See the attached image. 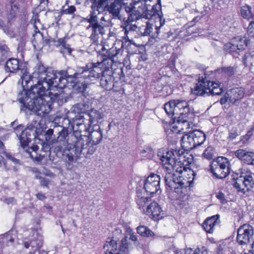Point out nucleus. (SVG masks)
Wrapping results in <instances>:
<instances>
[{
    "instance_id": "4468645a",
    "label": "nucleus",
    "mask_w": 254,
    "mask_h": 254,
    "mask_svg": "<svg viewBox=\"0 0 254 254\" xmlns=\"http://www.w3.org/2000/svg\"><path fill=\"white\" fill-rule=\"evenodd\" d=\"M160 180L159 175L155 174H151L144 181V189L146 192L152 195L160 190Z\"/></svg>"
},
{
    "instance_id": "864d4df0",
    "label": "nucleus",
    "mask_w": 254,
    "mask_h": 254,
    "mask_svg": "<svg viewBox=\"0 0 254 254\" xmlns=\"http://www.w3.org/2000/svg\"><path fill=\"white\" fill-rule=\"evenodd\" d=\"M247 33L249 36L254 38V21L250 22L247 28Z\"/></svg>"
},
{
    "instance_id": "393cba45",
    "label": "nucleus",
    "mask_w": 254,
    "mask_h": 254,
    "mask_svg": "<svg viewBox=\"0 0 254 254\" xmlns=\"http://www.w3.org/2000/svg\"><path fill=\"white\" fill-rule=\"evenodd\" d=\"M150 198L147 196L142 190H138L136 191V201L138 208L142 210L144 213L146 211L145 206L149 202Z\"/></svg>"
},
{
    "instance_id": "f704fd0d",
    "label": "nucleus",
    "mask_w": 254,
    "mask_h": 254,
    "mask_svg": "<svg viewBox=\"0 0 254 254\" xmlns=\"http://www.w3.org/2000/svg\"><path fill=\"white\" fill-rule=\"evenodd\" d=\"M38 149L39 147L37 145H33L27 150V152L33 159L39 162L43 159L45 155L38 154L36 151Z\"/></svg>"
},
{
    "instance_id": "2eb2a0df",
    "label": "nucleus",
    "mask_w": 254,
    "mask_h": 254,
    "mask_svg": "<svg viewBox=\"0 0 254 254\" xmlns=\"http://www.w3.org/2000/svg\"><path fill=\"white\" fill-rule=\"evenodd\" d=\"M176 165L171 166L168 165L169 166L166 167L169 170L170 169H175L176 171L180 173L181 176H183V178L189 180L190 182L188 183V186H190V183L193 181L195 173L194 171L190 169L186 168L181 160L178 161L175 159Z\"/></svg>"
},
{
    "instance_id": "473e14b6",
    "label": "nucleus",
    "mask_w": 254,
    "mask_h": 254,
    "mask_svg": "<svg viewBox=\"0 0 254 254\" xmlns=\"http://www.w3.org/2000/svg\"><path fill=\"white\" fill-rule=\"evenodd\" d=\"M220 216L219 214L214 215L207 217V225L209 229L207 230V233H213L214 227L220 223Z\"/></svg>"
},
{
    "instance_id": "bf43d9fd",
    "label": "nucleus",
    "mask_w": 254,
    "mask_h": 254,
    "mask_svg": "<svg viewBox=\"0 0 254 254\" xmlns=\"http://www.w3.org/2000/svg\"><path fill=\"white\" fill-rule=\"evenodd\" d=\"M216 197L220 200L221 202L222 203H225L227 202L225 197V194L221 191L218 192L216 194Z\"/></svg>"
},
{
    "instance_id": "4d7b16f0",
    "label": "nucleus",
    "mask_w": 254,
    "mask_h": 254,
    "mask_svg": "<svg viewBox=\"0 0 254 254\" xmlns=\"http://www.w3.org/2000/svg\"><path fill=\"white\" fill-rule=\"evenodd\" d=\"M52 145L51 143H50L49 142H44L42 143V147L41 149L43 151V152L45 153H47L50 151V149L52 148L50 147V145ZM53 146V145L52 144Z\"/></svg>"
},
{
    "instance_id": "c85d7f7f",
    "label": "nucleus",
    "mask_w": 254,
    "mask_h": 254,
    "mask_svg": "<svg viewBox=\"0 0 254 254\" xmlns=\"http://www.w3.org/2000/svg\"><path fill=\"white\" fill-rule=\"evenodd\" d=\"M66 37L59 39L56 43V46L59 47L60 52L63 55H70L71 53V49L70 45L66 43Z\"/></svg>"
},
{
    "instance_id": "72a5a7b5",
    "label": "nucleus",
    "mask_w": 254,
    "mask_h": 254,
    "mask_svg": "<svg viewBox=\"0 0 254 254\" xmlns=\"http://www.w3.org/2000/svg\"><path fill=\"white\" fill-rule=\"evenodd\" d=\"M232 241L230 239H227L222 242L218 246L217 252L218 254H227L231 249Z\"/></svg>"
},
{
    "instance_id": "4c0bfd02",
    "label": "nucleus",
    "mask_w": 254,
    "mask_h": 254,
    "mask_svg": "<svg viewBox=\"0 0 254 254\" xmlns=\"http://www.w3.org/2000/svg\"><path fill=\"white\" fill-rule=\"evenodd\" d=\"M136 231L138 234L144 237H152L155 235L151 230L144 225L138 226Z\"/></svg>"
},
{
    "instance_id": "a18cd8bd",
    "label": "nucleus",
    "mask_w": 254,
    "mask_h": 254,
    "mask_svg": "<svg viewBox=\"0 0 254 254\" xmlns=\"http://www.w3.org/2000/svg\"><path fill=\"white\" fill-rule=\"evenodd\" d=\"M253 61V56L250 53L246 54L243 57L242 62L246 67L252 66Z\"/></svg>"
},
{
    "instance_id": "0e129e2a",
    "label": "nucleus",
    "mask_w": 254,
    "mask_h": 254,
    "mask_svg": "<svg viewBox=\"0 0 254 254\" xmlns=\"http://www.w3.org/2000/svg\"><path fill=\"white\" fill-rule=\"evenodd\" d=\"M129 239L133 242L137 241V236L133 232H129Z\"/></svg>"
},
{
    "instance_id": "8fccbe9b",
    "label": "nucleus",
    "mask_w": 254,
    "mask_h": 254,
    "mask_svg": "<svg viewBox=\"0 0 254 254\" xmlns=\"http://www.w3.org/2000/svg\"><path fill=\"white\" fill-rule=\"evenodd\" d=\"M13 231H10L8 233L5 234L2 238V242L8 243V242L13 243L14 241V238L12 237Z\"/></svg>"
},
{
    "instance_id": "9d476101",
    "label": "nucleus",
    "mask_w": 254,
    "mask_h": 254,
    "mask_svg": "<svg viewBox=\"0 0 254 254\" xmlns=\"http://www.w3.org/2000/svg\"><path fill=\"white\" fill-rule=\"evenodd\" d=\"M209 171L214 177L223 179L230 173V165L228 159L223 157H218L210 163Z\"/></svg>"
},
{
    "instance_id": "39448f33",
    "label": "nucleus",
    "mask_w": 254,
    "mask_h": 254,
    "mask_svg": "<svg viewBox=\"0 0 254 254\" xmlns=\"http://www.w3.org/2000/svg\"><path fill=\"white\" fill-rule=\"evenodd\" d=\"M86 134H80L79 137L72 136L71 139L74 143L77 155H83L86 158L93 154L96 150V145L99 144L103 138L102 131L100 127L96 125L94 126Z\"/></svg>"
},
{
    "instance_id": "603ef678",
    "label": "nucleus",
    "mask_w": 254,
    "mask_h": 254,
    "mask_svg": "<svg viewBox=\"0 0 254 254\" xmlns=\"http://www.w3.org/2000/svg\"><path fill=\"white\" fill-rule=\"evenodd\" d=\"M176 203L180 206L181 208H187L188 205V202L187 201V198L181 199V198H178L177 200Z\"/></svg>"
},
{
    "instance_id": "c9c22d12",
    "label": "nucleus",
    "mask_w": 254,
    "mask_h": 254,
    "mask_svg": "<svg viewBox=\"0 0 254 254\" xmlns=\"http://www.w3.org/2000/svg\"><path fill=\"white\" fill-rule=\"evenodd\" d=\"M240 14L243 18L249 20L252 19L254 17L252 12L251 6L247 4L241 7Z\"/></svg>"
},
{
    "instance_id": "dca6fc26",
    "label": "nucleus",
    "mask_w": 254,
    "mask_h": 254,
    "mask_svg": "<svg viewBox=\"0 0 254 254\" xmlns=\"http://www.w3.org/2000/svg\"><path fill=\"white\" fill-rule=\"evenodd\" d=\"M253 234V227L250 224H245L238 229L237 242L240 245L247 244L252 239Z\"/></svg>"
},
{
    "instance_id": "ea45409f",
    "label": "nucleus",
    "mask_w": 254,
    "mask_h": 254,
    "mask_svg": "<svg viewBox=\"0 0 254 254\" xmlns=\"http://www.w3.org/2000/svg\"><path fill=\"white\" fill-rule=\"evenodd\" d=\"M76 11V7L74 5H68V1H66L64 5L63 6L62 13L63 14L71 15L73 18Z\"/></svg>"
},
{
    "instance_id": "de8ad7c7",
    "label": "nucleus",
    "mask_w": 254,
    "mask_h": 254,
    "mask_svg": "<svg viewBox=\"0 0 254 254\" xmlns=\"http://www.w3.org/2000/svg\"><path fill=\"white\" fill-rule=\"evenodd\" d=\"M11 21L7 24V27L3 31L10 38H13L16 36V32L12 28L10 27Z\"/></svg>"
},
{
    "instance_id": "2f4dec72",
    "label": "nucleus",
    "mask_w": 254,
    "mask_h": 254,
    "mask_svg": "<svg viewBox=\"0 0 254 254\" xmlns=\"http://www.w3.org/2000/svg\"><path fill=\"white\" fill-rule=\"evenodd\" d=\"M31 132L32 130L29 128H25L21 133L19 138L21 146L25 148L31 141Z\"/></svg>"
},
{
    "instance_id": "09e8293b",
    "label": "nucleus",
    "mask_w": 254,
    "mask_h": 254,
    "mask_svg": "<svg viewBox=\"0 0 254 254\" xmlns=\"http://www.w3.org/2000/svg\"><path fill=\"white\" fill-rule=\"evenodd\" d=\"M239 135L238 129L236 127H232L229 131V136L228 138L230 140H233Z\"/></svg>"
},
{
    "instance_id": "37998d69",
    "label": "nucleus",
    "mask_w": 254,
    "mask_h": 254,
    "mask_svg": "<svg viewBox=\"0 0 254 254\" xmlns=\"http://www.w3.org/2000/svg\"><path fill=\"white\" fill-rule=\"evenodd\" d=\"M140 153L144 159H150L153 156L154 152L151 147H147L142 149Z\"/></svg>"
},
{
    "instance_id": "412c9836",
    "label": "nucleus",
    "mask_w": 254,
    "mask_h": 254,
    "mask_svg": "<svg viewBox=\"0 0 254 254\" xmlns=\"http://www.w3.org/2000/svg\"><path fill=\"white\" fill-rule=\"evenodd\" d=\"M206 75L204 74L201 76H199L197 83L194 85L193 88L191 89V93L196 95H202L205 93L206 88Z\"/></svg>"
},
{
    "instance_id": "6e6d98bb",
    "label": "nucleus",
    "mask_w": 254,
    "mask_h": 254,
    "mask_svg": "<svg viewBox=\"0 0 254 254\" xmlns=\"http://www.w3.org/2000/svg\"><path fill=\"white\" fill-rule=\"evenodd\" d=\"M54 133V130L53 129H49L46 132V140L47 142L51 143V140L52 139V136Z\"/></svg>"
},
{
    "instance_id": "13d9d810",
    "label": "nucleus",
    "mask_w": 254,
    "mask_h": 254,
    "mask_svg": "<svg viewBox=\"0 0 254 254\" xmlns=\"http://www.w3.org/2000/svg\"><path fill=\"white\" fill-rule=\"evenodd\" d=\"M222 92V89L220 87L218 88H215V89H210V92H207V95L208 93L211 94L212 95H219Z\"/></svg>"
},
{
    "instance_id": "9b49d317",
    "label": "nucleus",
    "mask_w": 254,
    "mask_h": 254,
    "mask_svg": "<svg viewBox=\"0 0 254 254\" xmlns=\"http://www.w3.org/2000/svg\"><path fill=\"white\" fill-rule=\"evenodd\" d=\"M127 237L123 238L119 244L112 238H108L104 246L106 254H129Z\"/></svg>"
},
{
    "instance_id": "5fc2aeb1",
    "label": "nucleus",
    "mask_w": 254,
    "mask_h": 254,
    "mask_svg": "<svg viewBox=\"0 0 254 254\" xmlns=\"http://www.w3.org/2000/svg\"><path fill=\"white\" fill-rule=\"evenodd\" d=\"M220 87L219 82L216 81H210L207 80V89L209 90V92H210V89H215V88H218Z\"/></svg>"
},
{
    "instance_id": "69168bd1",
    "label": "nucleus",
    "mask_w": 254,
    "mask_h": 254,
    "mask_svg": "<svg viewBox=\"0 0 254 254\" xmlns=\"http://www.w3.org/2000/svg\"><path fill=\"white\" fill-rule=\"evenodd\" d=\"M7 22L5 23L4 21L0 19V29H1L3 31L7 27Z\"/></svg>"
},
{
    "instance_id": "a878e982",
    "label": "nucleus",
    "mask_w": 254,
    "mask_h": 254,
    "mask_svg": "<svg viewBox=\"0 0 254 254\" xmlns=\"http://www.w3.org/2000/svg\"><path fill=\"white\" fill-rule=\"evenodd\" d=\"M42 240L41 239H37L33 240L29 238H24L23 244L24 247L28 249L31 247V251L30 253L38 251L42 246Z\"/></svg>"
},
{
    "instance_id": "c756f323",
    "label": "nucleus",
    "mask_w": 254,
    "mask_h": 254,
    "mask_svg": "<svg viewBox=\"0 0 254 254\" xmlns=\"http://www.w3.org/2000/svg\"><path fill=\"white\" fill-rule=\"evenodd\" d=\"M5 71L9 72H16L19 68V61L16 59H9L5 64Z\"/></svg>"
},
{
    "instance_id": "3c124183",
    "label": "nucleus",
    "mask_w": 254,
    "mask_h": 254,
    "mask_svg": "<svg viewBox=\"0 0 254 254\" xmlns=\"http://www.w3.org/2000/svg\"><path fill=\"white\" fill-rule=\"evenodd\" d=\"M254 131V126H253L250 130H249L247 133L243 136H242L241 140L243 141L244 142L248 141L252 137Z\"/></svg>"
},
{
    "instance_id": "b1692460",
    "label": "nucleus",
    "mask_w": 254,
    "mask_h": 254,
    "mask_svg": "<svg viewBox=\"0 0 254 254\" xmlns=\"http://www.w3.org/2000/svg\"><path fill=\"white\" fill-rule=\"evenodd\" d=\"M88 105L84 103H78L72 107L70 111L68 113V118L70 119L74 117L75 115H83L87 114Z\"/></svg>"
},
{
    "instance_id": "bb28decb",
    "label": "nucleus",
    "mask_w": 254,
    "mask_h": 254,
    "mask_svg": "<svg viewBox=\"0 0 254 254\" xmlns=\"http://www.w3.org/2000/svg\"><path fill=\"white\" fill-rule=\"evenodd\" d=\"M130 2H120V1L115 0L110 3L111 4L107 7V9L110 13H112L114 17H118L121 8L124 9L125 4L130 3Z\"/></svg>"
},
{
    "instance_id": "f257e3e1",
    "label": "nucleus",
    "mask_w": 254,
    "mask_h": 254,
    "mask_svg": "<svg viewBox=\"0 0 254 254\" xmlns=\"http://www.w3.org/2000/svg\"><path fill=\"white\" fill-rule=\"evenodd\" d=\"M37 83L32 87L31 90L21 92L17 100L20 103L21 111L28 113L30 111L37 114H47L52 109L53 102L59 96V92L52 93L54 88L61 90L67 82L69 75L66 71H47L43 64L39 62L33 72Z\"/></svg>"
},
{
    "instance_id": "a211bd4d",
    "label": "nucleus",
    "mask_w": 254,
    "mask_h": 254,
    "mask_svg": "<svg viewBox=\"0 0 254 254\" xmlns=\"http://www.w3.org/2000/svg\"><path fill=\"white\" fill-rule=\"evenodd\" d=\"M145 213L150 216L154 221L162 219L164 216V212L161 207L154 201L147 206Z\"/></svg>"
},
{
    "instance_id": "0eeeda50",
    "label": "nucleus",
    "mask_w": 254,
    "mask_h": 254,
    "mask_svg": "<svg viewBox=\"0 0 254 254\" xmlns=\"http://www.w3.org/2000/svg\"><path fill=\"white\" fill-rule=\"evenodd\" d=\"M102 117L100 112L93 109L88 111L87 114L82 116L75 115L74 117L70 119L72 121L73 127L76 129L74 132V134L79 136L80 134H78V132H89L94 126L97 125Z\"/></svg>"
},
{
    "instance_id": "20e7f679",
    "label": "nucleus",
    "mask_w": 254,
    "mask_h": 254,
    "mask_svg": "<svg viewBox=\"0 0 254 254\" xmlns=\"http://www.w3.org/2000/svg\"><path fill=\"white\" fill-rule=\"evenodd\" d=\"M151 2L150 0H139L125 4L124 8L128 14V20L134 21L141 18L147 20L154 17L159 19L160 26H162L164 21L162 23L161 21V6L160 4H156L152 5L150 9V3Z\"/></svg>"
},
{
    "instance_id": "c03bdc74",
    "label": "nucleus",
    "mask_w": 254,
    "mask_h": 254,
    "mask_svg": "<svg viewBox=\"0 0 254 254\" xmlns=\"http://www.w3.org/2000/svg\"><path fill=\"white\" fill-rule=\"evenodd\" d=\"M121 52V49H117L116 48L110 49L107 52L108 58L106 59H111L113 63L115 61V58Z\"/></svg>"
},
{
    "instance_id": "58836bf2",
    "label": "nucleus",
    "mask_w": 254,
    "mask_h": 254,
    "mask_svg": "<svg viewBox=\"0 0 254 254\" xmlns=\"http://www.w3.org/2000/svg\"><path fill=\"white\" fill-rule=\"evenodd\" d=\"M233 41H237L236 45H238L239 51H243L245 48L248 46L249 40H247L245 37L238 36L233 39Z\"/></svg>"
},
{
    "instance_id": "774afa93",
    "label": "nucleus",
    "mask_w": 254,
    "mask_h": 254,
    "mask_svg": "<svg viewBox=\"0 0 254 254\" xmlns=\"http://www.w3.org/2000/svg\"><path fill=\"white\" fill-rule=\"evenodd\" d=\"M136 248L138 250H142V251H146L148 248H143V246L142 244H138L136 246Z\"/></svg>"
},
{
    "instance_id": "a19ab883",
    "label": "nucleus",
    "mask_w": 254,
    "mask_h": 254,
    "mask_svg": "<svg viewBox=\"0 0 254 254\" xmlns=\"http://www.w3.org/2000/svg\"><path fill=\"white\" fill-rule=\"evenodd\" d=\"M18 10V6L17 3L14 2H11L10 10L7 16L8 24L14 18L17 14Z\"/></svg>"
},
{
    "instance_id": "e433bc0d",
    "label": "nucleus",
    "mask_w": 254,
    "mask_h": 254,
    "mask_svg": "<svg viewBox=\"0 0 254 254\" xmlns=\"http://www.w3.org/2000/svg\"><path fill=\"white\" fill-rule=\"evenodd\" d=\"M98 14L96 11L92 10V11H90V14L83 19V21L89 23V25L88 26L99 24V22Z\"/></svg>"
},
{
    "instance_id": "f8f14e48",
    "label": "nucleus",
    "mask_w": 254,
    "mask_h": 254,
    "mask_svg": "<svg viewBox=\"0 0 254 254\" xmlns=\"http://www.w3.org/2000/svg\"><path fill=\"white\" fill-rule=\"evenodd\" d=\"M233 179L235 180L233 184L234 187L237 190L238 193L242 195L245 194L253 187L254 181L251 174L241 175L236 179Z\"/></svg>"
},
{
    "instance_id": "ddd939ff",
    "label": "nucleus",
    "mask_w": 254,
    "mask_h": 254,
    "mask_svg": "<svg viewBox=\"0 0 254 254\" xmlns=\"http://www.w3.org/2000/svg\"><path fill=\"white\" fill-rule=\"evenodd\" d=\"M132 21L127 20V24L124 28L125 36L124 38L126 41L129 40V35L132 32L135 31L137 28L139 29L140 33L143 36L149 35L152 29V25L148 23V21L145 22V25H140V22H137V24H132L130 23Z\"/></svg>"
},
{
    "instance_id": "f03ea898",
    "label": "nucleus",
    "mask_w": 254,
    "mask_h": 254,
    "mask_svg": "<svg viewBox=\"0 0 254 254\" xmlns=\"http://www.w3.org/2000/svg\"><path fill=\"white\" fill-rule=\"evenodd\" d=\"M112 64L111 59H104L100 62L88 63L85 66L77 67L73 75H69L68 81L79 89L80 92H84L87 85L106 73Z\"/></svg>"
},
{
    "instance_id": "cd10ccee",
    "label": "nucleus",
    "mask_w": 254,
    "mask_h": 254,
    "mask_svg": "<svg viewBox=\"0 0 254 254\" xmlns=\"http://www.w3.org/2000/svg\"><path fill=\"white\" fill-rule=\"evenodd\" d=\"M21 73L22 74L21 75V83L24 88H29V86L28 84L30 83L31 82H32L33 84L34 83V81L37 82V80H35V78L34 77L35 76H33V73L32 74V75L29 74V73L27 71L26 69H22ZM31 85L32 86L34 85L32 84L30 85V87L31 89L32 87Z\"/></svg>"
},
{
    "instance_id": "1a4fd4ad",
    "label": "nucleus",
    "mask_w": 254,
    "mask_h": 254,
    "mask_svg": "<svg viewBox=\"0 0 254 254\" xmlns=\"http://www.w3.org/2000/svg\"><path fill=\"white\" fill-rule=\"evenodd\" d=\"M164 110L174 119L178 117L187 115L190 112L189 104L185 100L170 101L164 105Z\"/></svg>"
},
{
    "instance_id": "4be33fe9",
    "label": "nucleus",
    "mask_w": 254,
    "mask_h": 254,
    "mask_svg": "<svg viewBox=\"0 0 254 254\" xmlns=\"http://www.w3.org/2000/svg\"><path fill=\"white\" fill-rule=\"evenodd\" d=\"M228 91V96H230V102L236 104L239 101L242 99L245 94V91L242 87L233 88Z\"/></svg>"
},
{
    "instance_id": "423d86ee",
    "label": "nucleus",
    "mask_w": 254,
    "mask_h": 254,
    "mask_svg": "<svg viewBox=\"0 0 254 254\" xmlns=\"http://www.w3.org/2000/svg\"><path fill=\"white\" fill-rule=\"evenodd\" d=\"M73 135L79 137L74 133L69 135L67 129L64 127L58 132V136L51 140L54 152L64 154L68 151V152L66 153L65 160L68 163L75 162L81 157L80 155L76 154L74 143L71 139Z\"/></svg>"
},
{
    "instance_id": "7c9ffc66",
    "label": "nucleus",
    "mask_w": 254,
    "mask_h": 254,
    "mask_svg": "<svg viewBox=\"0 0 254 254\" xmlns=\"http://www.w3.org/2000/svg\"><path fill=\"white\" fill-rule=\"evenodd\" d=\"M92 3V10L98 11V15L107 8L108 4L106 1L102 0H90Z\"/></svg>"
},
{
    "instance_id": "6e6552de",
    "label": "nucleus",
    "mask_w": 254,
    "mask_h": 254,
    "mask_svg": "<svg viewBox=\"0 0 254 254\" xmlns=\"http://www.w3.org/2000/svg\"><path fill=\"white\" fill-rule=\"evenodd\" d=\"M205 134L199 130H194L184 134L181 138V146L186 151H189L205 141Z\"/></svg>"
},
{
    "instance_id": "f3484780",
    "label": "nucleus",
    "mask_w": 254,
    "mask_h": 254,
    "mask_svg": "<svg viewBox=\"0 0 254 254\" xmlns=\"http://www.w3.org/2000/svg\"><path fill=\"white\" fill-rule=\"evenodd\" d=\"M172 125V131L175 133H186L190 128V123L188 120L187 115L177 117Z\"/></svg>"
},
{
    "instance_id": "79ce46f5",
    "label": "nucleus",
    "mask_w": 254,
    "mask_h": 254,
    "mask_svg": "<svg viewBox=\"0 0 254 254\" xmlns=\"http://www.w3.org/2000/svg\"><path fill=\"white\" fill-rule=\"evenodd\" d=\"M237 41H233L232 40L231 42L227 43L225 45V49L229 53H239L240 51H239V48L238 47V45H236Z\"/></svg>"
},
{
    "instance_id": "e2e57ef3",
    "label": "nucleus",
    "mask_w": 254,
    "mask_h": 254,
    "mask_svg": "<svg viewBox=\"0 0 254 254\" xmlns=\"http://www.w3.org/2000/svg\"><path fill=\"white\" fill-rule=\"evenodd\" d=\"M4 202L6 203H7V204H13L15 203L16 201L13 197H9V198H6L4 200Z\"/></svg>"
},
{
    "instance_id": "6ab92c4d",
    "label": "nucleus",
    "mask_w": 254,
    "mask_h": 254,
    "mask_svg": "<svg viewBox=\"0 0 254 254\" xmlns=\"http://www.w3.org/2000/svg\"><path fill=\"white\" fill-rule=\"evenodd\" d=\"M234 154L243 163L248 165H254V152L246 149H239L235 151Z\"/></svg>"
},
{
    "instance_id": "680f3d73",
    "label": "nucleus",
    "mask_w": 254,
    "mask_h": 254,
    "mask_svg": "<svg viewBox=\"0 0 254 254\" xmlns=\"http://www.w3.org/2000/svg\"><path fill=\"white\" fill-rule=\"evenodd\" d=\"M99 19L100 20L99 24H103L104 27L108 26L109 20L106 19L105 16H102L100 18H99Z\"/></svg>"
},
{
    "instance_id": "5701e85b",
    "label": "nucleus",
    "mask_w": 254,
    "mask_h": 254,
    "mask_svg": "<svg viewBox=\"0 0 254 254\" xmlns=\"http://www.w3.org/2000/svg\"><path fill=\"white\" fill-rule=\"evenodd\" d=\"M114 78L112 76V71L110 69L106 73L103 74L100 77V85L107 90L112 89L114 85Z\"/></svg>"
},
{
    "instance_id": "052dcab7",
    "label": "nucleus",
    "mask_w": 254,
    "mask_h": 254,
    "mask_svg": "<svg viewBox=\"0 0 254 254\" xmlns=\"http://www.w3.org/2000/svg\"><path fill=\"white\" fill-rule=\"evenodd\" d=\"M230 96H228V91H227L225 94L220 99V103L223 105L225 104L228 101H230Z\"/></svg>"
},
{
    "instance_id": "aec40b11",
    "label": "nucleus",
    "mask_w": 254,
    "mask_h": 254,
    "mask_svg": "<svg viewBox=\"0 0 254 254\" xmlns=\"http://www.w3.org/2000/svg\"><path fill=\"white\" fill-rule=\"evenodd\" d=\"M86 30L91 33L89 38L93 42L98 41L100 36L105 33V30L103 24L88 26Z\"/></svg>"
},
{
    "instance_id": "338daca9",
    "label": "nucleus",
    "mask_w": 254,
    "mask_h": 254,
    "mask_svg": "<svg viewBox=\"0 0 254 254\" xmlns=\"http://www.w3.org/2000/svg\"><path fill=\"white\" fill-rule=\"evenodd\" d=\"M41 184L43 186H47L49 184V181L47 179L44 178H40Z\"/></svg>"
},
{
    "instance_id": "49530a36",
    "label": "nucleus",
    "mask_w": 254,
    "mask_h": 254,
    "mask_svg": "<svg viewBox=\"0 0 254 254\" xmlns=\"http://www.w3.org/2000/svg\"><path fill=\"white\" fill-rule=\"evenodd\" d=\"M236 66H224L221 68V71L226 76L230 77L233 75L236 71Z\"/></svg>"
},
{
    "instance_id": "7ed1b4c3",
    "label": "nucleus",
    "mask_w": 254,
    "mask_h": 254,
    "mask_svg": "<svg viewBox=\"0 0 254 254\" xmlns=\"http://www.w3.org/2000/svg\"><path fill=\"white\" fill-rule=\"evenodd\" d=\"M174 152L177 154L176 150L168 151L161 149L158 151V156L161 162L164 171V180L166 187L171 190L179 192L180 189L186 187L190 181L183 178V176H181L180 173L175 169L169 170L166 168L169 166L168 165H176Z\"/></svg>"
}]
</instances>
